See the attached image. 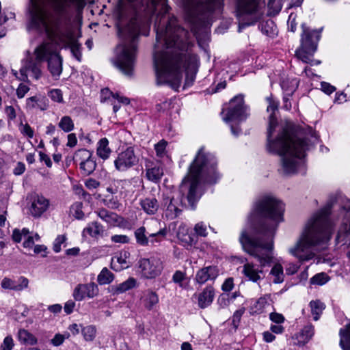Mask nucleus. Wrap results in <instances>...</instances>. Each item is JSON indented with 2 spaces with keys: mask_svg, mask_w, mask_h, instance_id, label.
<instances>
[{
  "mask_svg": "<svg viewBox=\"0 0 350 350\" xmlns=\"http://www.w3.org/2000/svg\"><path fill=\"white\" fill-rule=\"evenodd\" d=\"M137 244L141 246H149V233L144 226L137 228L134 232Z\"/></svg>",
  "mask_w": 350,
  "mask_h": 350,
  "instance_id": "31",
  "label": "nucleus"
},
{
  "mask_svg": "<svg viewBox=\"0 0 350 350\" xmlns=\"http://www.w3.org/2000/svg\"><path fill=\"white\" fill-rule=\"evenodd\" d=\"M178 238L183 242H185L189 245H192L196 242L194 237L189 234H182L180 231L178 232Z\"/></svg>",
  "mask_w": 350,
  "mask_h": 350,
  "instance_id": "55",
  "label": "nucleus"
},
{
  "mask_svg": "<svg viewBox=\"0 0 350 350\" xmlns=\"http://www.w3.org/2000/svg\"><path fill=\"white\" fill-rule=\"evenodd\" d=\"M57 125L65 133H70L75 129L74 121L69 116H62Z\"/></svg>",
  "mask_w": 350,
  "mask_h": 350,
  "instance_id": "36",
  "label": "nucleus"
},
{
  "mask_svg": "<svg viewBox=\"0 0 350 350\" xmlns=\"http://www.w3.org/2000/svg\"><path fill=\"white\" fill-rule=\"evenodd\" d=\"M317 49L307 48L299 46V47L295 51L296 58L302 62L304 64H310V66L319 65L321 62L315 60L313 58L314 53Z\"/></svg>",
  "mask_w": 350,
  "mask_h": 350,
  "instance_id": "23",
  "label": "nucleus"
},
{
  "mask_svg": "<svg viewBox=\"0 0 350 350\" xmlns=\"http://www.w3.org/2000/svg\"><path fill=\"white\" fill-rule=\"evenodd\" d=\"M223 2L224 0H183L185 19L194 25L207 13L221 9Z\"/></svg>",
  "mask_w": 350,
  "mask_h": 350,
  "instance_id": "8",
  "label": "nucleus"
},
{
  "mask_svg": "<svg viewBox=\"0 0 350 350\" xmlns=\"http://www.w3.org/2000/svg\"><path fill=\"white\" fill-rule=\"evenodd\" d=\"M29 88L23 84L21 83L19 84L17 90H16V95L18 98H23L25 94L29 92Z\"/></svg>",
  "mask_w": 350,
  "mask_h": 350,
  "instance_id": "56",
  "label": "nucleus"
},
{
  "mask_svg": "<svg viewBox=\"0 0 350 350\" xmlns=\"http://www.w3.org/2000/svg\"><path fill=\"white\" fill-rule=\"evenodd\" d=\"M120 42L116 49L113 64L126 75L133 71L137 52L139 23L135 16L127 18L120 10L116 24Z\"/></svg>",
  "mask_w": 350,
  "mask_h": 350,
  "instance_id": "5",
  "label": "nucleus"
},
{
  "mask_svg": "<svg viewBox=\"0 0 350 350\" xmlns=\"http://www.w3.org/2000/svg\"><path fill=\"white\" fill-rule=\"evenodd\" d=\"M166 234L167 230L165 228L160 229L157 232L149 233V245L159 243L165 239Z\"/></svg>",
  "mask_w": 350,
  "mask_h": 350,
  "instance_id": "39",
  "label": "nucleus"
},
{
  "mask_svg": "<svg viewBox=\"0 0 350 350\" xmlns=\"http://www.w3.org/2000/svg\"><path fill=\"white\" fill-rule=\"evenodd\" d=\"M66 237L64 234L58 235L53 244V250L55 253H58L62 250V245L65 243Z\"/></svg>",
  "mask_w": 350,
  "mask_h": 350,
  "instance_id": "50",
  "label": "nucleus"
},
{
  "mask_svg": "<svg viewBox=\"0 0 350 350\" xmlns=\"http://www.w3.org/2000/svg\"><path fill=\"white\" fill-rule=\"evenodd\" d=\"M332 206V204L328 203L312 215L296 246L289 250V252L300 261L312 258L313 254L309 250L310 247L330 239L332 227L329 216Z\"/></svg>",
  "mask_w": 350,
  "mask_h": 350,
  "instance_id": "6",
  "label": "nucleus"
},
{
  "mask_svg": "<svg viewBox=\"0 0 350 350\" xmlns=\"http://www.w3.org/2000/svg\"><path fill=\"white\" fill-rule=\"evenodd\" d=\"M276 27L273 21L269 20L261 24L262 32L269 36L275 34Z\"/></svg>",
  "mask_w": 350,
  "mask_h": 350,
  "instance_id": "44",
  "label": "nucleus"
},
{
  "mask_svg": "<svg viewBox=\"0 0 350 350\" xmlns=\"http://www.w3.org/2000/svg\"><path fill=\"white\" fill-rule=\"evenodd\" d=\"M33 252L35 254H42V257L47 256V247L44 245H36L33 247Z\"/></svg>",
  "mask_w": 350,
  "mask_h": 350,
  "instance_id": "59",
  "label": "nucleus"
},
{
  "mask_svg": "<svg viewBox=\"0 0 350 350\" xmlns=\"http://www.w3.org/2000/svg\"><path fill=\"white\" fill-rule=\"evenodd\" d=\"M104 226L98 221L89 223L83 230L82 236L83 237H90L96 239L103 237L105 234Z\"/></svg>",
  "mask_w": 350,
  "mask_h": 350,
  "instance_id": "25",
  "label": "nucleus"
},
{
  "mask_svg": "<svg viewBox=\"0 0 350 350\" xmlns=\"http://www.w3.org/2000/svg\"><path fill=\"white\" fill-rule=\"evenodd\" d=\"M219 275V270L215 266L202 268L196 273L195 280L199 284H204L208 280H215Z\"/></svg>",
  "mask_w": 350,
  "mask_h": 350,
  "instance_id": "24",
  "label": "nucleus"
},
{
  "mask_svg": "<svg viewBox=\"0 0 350 350\" xmlns=\"http://www.w3.org/2000/svg\"><path fill=\"white\" fill-rule=\"evenodd\" d=\"M111 153V150L109 146V140L106 137L100 139L97 144V155L102 159L106 160L109 157Z\"/></svg>",
  "mask_w": 350,
  "mask_h": 350,
  "instance_id": "29",
  "label": "nucleus"
},
{
  "mask_svg": "<svg viewBox=\"0 0 350 350\" xmlns=\"http://www.w3.org/2000/svg\"><path fill=\"white\" fill-rule=\"evenodd\" d=\"M98 287L94 282L79 284L74 289L72 297L76 301H82L85 297L93 298L98 294Z\"/></svg>",
  "mask_w": 350,
  "mask_h": 350,
  "instance_id": "17",
  "label": "nucleus"
},
{
  "mask_svg": "<svg viewBox=\"0 0 350 350\" xmlns=\"http://www.w3.org/2000/svg\"><path fill=\"white\" fill-rule=\"evenodd\" d=\"M314 334V327L312 325H306L298 334H297L293 339L294 345L303 346L307 343L313 336Z\"/></svg>",
  "mask_w": 350,
  "mask_h": 350,
  "instance_id": "26",
  "label": "nucleus"
},
{
  "mask_svg": "<svg viewBox=\"0 0 350 350\" xmlns=\"http://www.w3.org/2000/svg\"><path fill=\"white\" fill-rule=\"evenodd\" d=\"M311 313L314 321L319 320L320 315L325 309V304L319 300L311 301L310 302Z\"/></svg>",
  "mask_w": 350,
  "mask_h": 350,
  "instance_id": "37",
  "label": "nucleus"
},
{
  "mask_svg": "<svg viewBox=\"0 0 350 350\" xmlns=\"http://www.w3.org/2000/svg\"><path fill=\"white\" fill-rule=\"evenodd\" d=\"M248 116V108L245 105L243 96L237 95L230 100L224 120L226 122H241L245 120Z\"/></svg>",
  "mask_w": 350,
  "mask_h": 350,
  "instance_id": "11",
  "label": "nucleus"
},
{
  "mask_svg": "<svg viewBox=\"0 0 350 350\" xmlns=\"http://www.w3.org/2000/svg\"><path fill=\"white\" fill-rule=\"evenodd\" d=\"M270 273L274 277V283H281L284 281L283 267L280 264H275L271 269Z\"/></svg>",
  "mask_w": 350,
  "mask_h": 350,
  "instance_id": "40",
  "label": "nucleus"
},
{
  "mask_svg": "<svg viewBox=\"0 0 350 350\" xmlns=\"http://www.w3.org/2000/svg\"><path fill=\"white\" fill-rule=\"evenodd\" d=\"M79 0H52L54 14L49 16L42 10H36L31 15L32 24L59 40L66 37V30L70 22L68 9Z\"/></svg>",
  "mask_w": 350,
  "mask_h": 350,
  "instance_id": "7",
  "label": "nucleus"
},
{
  "mask_svg": "<svg viewBox=\"0 0 350 350\" xmlns=\"http://www.w3.org/2000/svg\"><path fill=\"white\" fill-rule=\"evenodd\" d=\"M21 133L29 138H33L34 135L33 129L27 123L23 124L21 121L18 125Z\"/></svg>",
  "mask_w": 350,
  "mask_h": 350,
  "instance_id": "46",
  "label": "nucleus"
},
{
  "mask_svg": "<svg viewBox=\"0 0 350 350\" xmlns=\"http://www.w3.org/2000/svg\"><path fill=\"white\" fill-rule=\"evenodd\" d=\"M137 280L133 278H129L126 281L113 286L114 293L116 294L123 293L136 286Z\"/></svg>",
  "mask_w": 350,
  "mask_h": 350,
  "instance_id": "32",
  "label": "nucleus"
},
{
  "mask_svg": "<svg viewBox=\"0 0 350 350\" xmlns=\"http://www.w3.org/2000/svg\"><path fill=\"white\" fill-rule=\"evenodd\" d=\"M130 238L125 234H115L111 237V241L114 243L126 244L130 242Z\"/></svg>",
  "mask_w": 350,
  "mask_h": 350,
  "instance_id": "51",
  "label": "nucleus"
},
{
  "mask_svg": "<svg viewBox=\"0 0 350 350\" xmlns=\"http://www.w3.org/2000/svg\"><path fill=\"white\" fill-rule=\"evenodd\" d=\"M167 146V142L164 139L160 140L157 144L154 145V150L157 157L163 158L166 155Z\"/></svg>",
  "mask_w": 350,
  "mask_h": 350,
  "instance_id": "45",
  "label": "nucleus"
},
{
  "mask_svg": "<svg viewBox=\"0 0 350 350\" xmlns=\"http://www.w3.org/2000/svg\"><path fill=\"white\" fill-rule=\"evenodd\" d=\"M26 106L30 109L38 108L42 111H44L47 109L49 105L45 97L31 96L27 98Z\"/></svg>",
  "mask_w": 350,
  "mask_h": 350,
  "instance_id": "28",
  "label": "nucleus"
},
{
  "mask_svg": "<svg viewBox=\"0 0 350 350\" xmlns=\"http://www.w3.org/2000/svg\"><path fill=\"white\" fill-rule=\"evenodd\" d=\"M268 103L267 111L270 113L267 129V150L268 152L282 157V169L285 174L289 175L297 172L301 164L304 152L308 149V144L304 139L297 137L288 127H284L275 139L271 137L275 131L278 122L275 112L278 111L279 103L273 99L272 94L266 98Z\"/></svg>",
  "mask_w": 350,
  "mask_h": 350,
  "instance_id": "4",
  "label": "nucleus"
},
{
  "mask_svg": "<svg viewBox=\"0 0 350 350\" xmlns=\"http://www.w3.org/2000/svg\"><path fill=\"white\" fill-rule=\"evenodd\" d=\"M284 205L279 200L263 196L254 204L246 227L239 236L243 250L259 262H246L242 273L248 280L258 282L263 278L262 268L273 258V237L280 222L283 221Z\"/></svg>",
  "mask_w": 350,
  "mask_h": 350,
  "instance_id": "2",
  "label": "nucleus"
},
{
  "mask_svg": "<svg viewBox=\"0 0 350 350\" xmlns=\"http://www.w3.org/2000/svg\"><path fill=\"white\" fill-rule=\"evenodd\" d=\"M114 279L113 274L107 268H103L98 274L97 281L100 285L111 283Z\"/></svg>",
  "mask_w": 350,
  "mask_h": 350,
  "instance_id": "38",
  "label": "nucleus"
},
{
  "mask_svg": "<svg viewBox=\"0 0 350 350\" xmlns=\"http://www.w3.org/2000/svg\"><path fill=\"white\" fill-rule=\"evenodd\" d=\"M302 33L301 35L300 46L307 48L317 49V43L321 37V31L311 29L305 24L301 25Z\"/></svg>",
  "mask_w": 350,
  "mask_h": 350,
  "instance_id": "18",
  "label": "nucleus"
},
{
  "mask_svg": "<svg viewBox=\"0 0 350 350\" xmlns=\"http://www.w3.org/2000/svg\"><path fill=\"white\" fill-rule=\"evenodd\" d=\"M5 113L8 120H14L16 117V111L12 106H6L5 108Z\"/></svg>",
  "mask_w": 350,
  "mask_h": 350,
  "instance_id": "61",
  "label": "nucleus"
},
{
  "mask_svg": "<svg viewBox=\"0 0 350 350\" xmlns=\"http://www.w3.org/2000/svg\"><path fill=\"white\" fill-rule=\"evenodd\" d=\"M127 257L128 253L124 252V253H120L118 256L113 258L111 260V268L115 269L113 267L115 262L119 263L122 267H126L128 266L126 262Z\"/></svg>",
  "mask_w": 350,
  "mask_h": 350,
  "instance_id": "47",
  "label": "nucleus"
},
{
  "mask_svg": "<svg viewBox=\"0 0 350 350\" xmlns=\"http://www.w3.org/2000/svg\"><path fill=\"white\" fill-rule=\"evenodd\" d=\"M142 6L154 12L157 5H161L162 13L157 15L154 28L157 33L155 49L159 44L165 51L154 53V68L158 85L168 84L173 88H179L183 72L195 71L198 57L192 52L193 44L189 31L177 25L176 18L167 14L169 7L165 0H137Z\"/></svg>",
  "mask_w": 350,
  "mask_h": 350,
  "instance_id": "1",
  "label": "nucleus"
},
{
  "mask_svg": "<svg viewBox=\"0 0 350 350\" xmlns=\"http://www.w3.org/2000/svg\"><path fill=\"white\" fill-rule=\"evenodd\" d=\"M29 280L27 278L20 276L17 278H4L1 282V286L4 289L21 291L28 287Z\"/></svg>",
  "mask_w": 350,
  "mask_h": 350,
  "instance_id": "21",
  "label": "nucleus"
},
{
  "mask_svg": "<svg viewBox=\"0 0 350 350\" xmlns=\"http://www.w3.org/2000/svg\"><path fill=\"white\" fill-rule=\"evenodd\" d=\"M139 159L133 147H127L118 154L114 160L115 168L119 172H126L138 163Z\"/></svg>",
  "mask_w": 350,
  "mask_h": 350,
  "instance_id": "14",
  "label": "nucleus"
},
{
  "mask_svg": "<svg viewBox=\"0 0 350 350\" xmlns=\"http://www.w3.org/2000/svg\"><path fill=\"white\" fill-rule=\"evenodd\" d=\"M98 217L106 222L109 227H119L122 228H131L129 222L117 213L100 208L95 212Z\"/></svg>",
  "mask_w": 350,
  "mask_h": 350,
  "instance_id": "15",
  "label": "nucleus"
},
{
  "mask_svg": "<svg viewBox=\"0 0 350 350\" xmlns=\"http://www.w3.org/2000/svg\"><path fill=\"white\" fill-rule=\"evenodd\" d=\"M100 185L99 181L92 178H89L85 181V186L90 190L97 189Z\"/></svg>",
  "mask_w": 350,
  "mask_h": 350,
  "instance_id": "54",
  "label": "nucleus"
},
{
  "mask_svg": "<svg viewBox=\"0 0 350 350\" xmlns=\"http://www.w3.org/2000/svg\"><path fill=\"white\" fill-rule=\"evenodd\" d=\"M215 297V290L211 285H208L204 288L201 292L195 293L192 296V299H196L198 308L205 309L209 307Z\"/></svg>",
  "mask_w": 350,
  "mask_h": 350,
  "instance_id": "19",
  "label": "nucleus"
},
{
  "mask_svg": "<svg viewBox=\"0 0 350 350\" xmlns=\"http://www.w3.org/2000/svg\"><path fill=\"white\" fill-rule=\"evenodd\" d=\"M139 204L144 211L148 215H154L159 207L157 200L153 197L142 199Z\"/></svg>",
  "mask_w": 350,
  "mask_h": 350,
  "instance_id": "27",
  "label": "nucleus"
},
{
  "mask_svg": "<svg viewBox=\"0 0 350 350\" xmlns=\"http://www.w3.org/2000/svg\"><path fill=\"white\" fill-rule=\"evenodd\" d=\"M49 96L51 99L57 103H62L63 102V94L62 92L59 89H53L49 91L48 94Z\"/></svg>",
  "mask_w": 350,
  "mask_h": 350,
  "instance_id": "49",
  "label": "nucleus"
},
{
  "mask_svg": "<svg viewBox=\"0 0 350 350\" xmlns=\"http://www.w3.org/2000/svg\"><path fill=\"white\" fill-rule=\"evenodd\" d=\"M261 0H237L236 16L239 20V31L252 25L258 20L257 14Z\"/></svg>",
  "mask_w": 350,
  "mask_h": 350,
  "instance_id": "10",
  "label": "nucleus"
},
{
  "mask_svg": "<svg viewBox=\"0 0 350 350\" xmlns=\"http://www.w3.org/2000/svg\"><path fill=\"white\" fill-rule=\"evenodd\" d=\"M280 85L284 94L291 96L297 89L298 82L296 79H284L281 81Z\"/></svg>",
  "mask_w": 350,
  "mask_h": 350,
  "instance_id": "34",
  "label": "nucleus"
},
{
  "mask_svg": "<svg viewBox=\"0 0 350 350\" xmlns=\"http://www.w3.org/2000/svg\"><path fill=\"white\" fill-rule=\"evenodd\" d=\"M139 267L144 278L153 279L161 273L163 269V263L160 258L151 256L149 258L139 260Z\"/></svg>",
  "mask_w": 350,
  "mask_h": 350,
  "instance_id": "13",
  "label": "nucleus"
},
{
  "mask_svg": "<svg viewBox=\"0 0 350 350\" xmlns=\"http://www.w3.org/2000/svg\"><path fill=\"white\" fill-rule=\"evenodd\" d=\"M18 338L21 343L34 345L37 344V338L25 329H21L18 332Z\"/></svg>",
  "mask_w": 350,
  "mask_h": 350,
  "instance_id": "33",
  "label": "nucleus"
},
{
  "mask_svg": "<svg viewBox=\"0 0 350 350\" xmlns=\"http://www.w3.org/2000/svg\"><path fill=\"white\" fill-rule=\"evenodd\" d=\"M269 319L274 323L277 324H281L284 323L285 318L280 313L277 312H271L269 314Z\"/></svg>",
  "mask_w": 350,
  "mask_h": 350,
  "instance_id": "57",
  "label": "nucleus"
},
{
  "mask_svg": "<svg viewBox=\"0 0 350 350\" xmlns=\"http://www.w3.org/2000/svg\"><path fill=\"white\" fill-rule=\"evenodd\" d=\"M234 287V280L232 278H227L221 286V289L223 291L229 292Z\"/></svg>",
  "mask_w": 350,
  "mask_h": 350,
  "instance_id": "58",
  "label": "nucleus"
},
{
  "mask_svg": "<svg viewBox=\"0 0 350 350\" xmlns=\"http://www.w3.org/2000/svg\"><path fill=\"white\" fill-rule=\"evenodd\" d=\"M14 345L12 337L8 336L4 338L3 343L1 345L0 350H12Z\"/></svg>",
  "mask_w": 350,
  "mask_h": 350,
  "instance_id": "52",
  "label": "nucleus"
},
{
  "mask_svg": "<svg viewBox=\"0 0 350 350\" xmlns=\"http://www.w3.org/2000/svg\"><path fill=\"white\" fill-rule=\"evenodd\" d=\"M75 307V302L72 300H68L64 304V312L67 314H70L73 312Z\"/></svg>",
  "mask_w": 350,
  "mask_h": 350,
  "instance_id": "63",
  "label": "nucleus"
},
{
  "mask_svg": "<svg viewBox=\"0 0 350 350\" xmlns=\"http://www.w3.org/2000/svg\"><path fill=\"white\" fill-rule=\"evenodd\" d=\"M329 280V278L327 274L324 272H321L314 275L312 278H311L310 282L311 284L321 286L327 283Z\"/></svg>",
  "mask_w": 350,
  "mask_h": 350,
  "instance_id": "42",
  "label": "nucleus"
},
{
  "mask_svg": "<svg viewBox=\"0 0 350 350\" xmlns=\"http://www.w3.org/2000/svg\"><path fill=\"white\" fill-rule=\"evenodd\" d=\"M43 61H38L36 57L35 59L31 58L28 60L25 66L20 69V73L21 77L20 78L22 81H26L27 79V72H31L32 77L38 79L41 77V64Z\"/></svg>",
  "mask_w": 350,
  "mask_h": 350,
  "instance_id": "20",
  "label": "nucleus"
},
{
  "mask_svg": "<svg viewBox=\"0 0 350 350\" xmlns=\"http://www.w3.org/2000/svg\"><path fill=\"white\" fill-rule=\"evenodd\" d=\"M68 142L66 146L70 148H73L77 144V138L75 133H69L67 136Z\"/></svg>",
  "mask_w": 350,
  "mask_h": 350,
  "instance_id": "62",
  "label": "nucleus"
},
{
  "mask_svg": "<svg viewBox=\"0 0 350 350\" xmlns=\"http://www.w3.org/2000/svg\"><path fill=\"white\" fill-rule=\"evenodd\" d=\"M269 14L275 16L278 14L282 9V3L280 0H269L267 3Z\"/></svg>",
  "mask_w": 350,
  "mask_h": 350,
  "instance_id": "43",
  "label": "nucleus"
},
{
  "mask_svg": "<svg viewBox=\"0 0 350 350\" xmlns=\"http://www.w3.org/2000/svg\"><path fill=\"white\" fill-rule=\"evenodd\" d=\"M340 346L342 350H350V324L346 329H340Z\"/></svg>",
  "mask_w": 350,
  "mask_h": 350,
  "instance_id": "35",
  "label": "nucleus"
},
{
  "mask_svg": "<svg viewBox=\"0 0 350 350\" xmlns=\"http://www.w3.org/2000/svg\"><path fill=\"white\" fill-rule=\"evenodd\" d=\"M217 161L214 154L205 151L201 147L191 163L187 175L183 180L180 186L179 193L176 197H166L163 199V204L166 207L167 216L176 217L181 212L183 206V196L186 195L187 200L191 206H193L200 198L198 191L200 182L204 181L215 183L219 178L217 172Z\"/></svg>",
  "mask_w": 350,
  "mask_h": 350,
  "instance_id": "3",
  "label": "nucleus"
},
{
  "mask_svg": "<svg viewBox=\"0 0 350 350\" xmlns=\"http://www.w3.org/2000/svg\"><path fill=\"white\" fill-rule=\"evenodd\" d=\"M73 161L79 166L81 175L87 176L92 174L96 167V159L91 151L82 148L77 150Z\"/></svg>",
  "mask_w": 350,
  "mask_h": 350,
  "instance_id": "12",
  "label": "nucleus"
},
{
  "mask_svg": "<svg viewBox=\"0 0 350 350\" xmlns=\"http://www.w3.org/2000/svg\"><path fill=\"white\" fill-rule=\"evenodd\" d=\"M185 279H186V274L180 270L176 271L175 273H174V275H172V281L176 284H178V286L181 288H184L183 282Z\"/></svg>",
  "mask_w": 350,
  "mask_h": 350,
  "instance_id": "48",
  "label": "nucleus"
},
{
  "mask_svg": "<svg viewBox=\"0 0 350 350\" xmlns=\"http://www.w3.org/2000/svg\"><path fill=\"white\" fill-rule=\"evenodd\" d=\"M321 89L327 94H330L336 90L335 87L326 82L321 83Z\"/></svg>",
  "mask_w": 350,
  "mask_h": 350,
  "instance_id": "64",
  "label": "nucleus"
},
{
  "mask_svg": "<svg viewBox=\"0 0 350 350\" xmlns=\"http://www.w3.org/2000/svg\"><path fill=\"white\" fill-rule=\"evenodd\" d=\"M143 301L144 307L151 310L159 303V296L156 292L148 290L144 293Z\"/></svg>",
  "mask_w": 350,
  "mask_h": 350,
  "instance_id": "30",
  "label": "nucleus"
},
{
  "mask_svg": "<svg viewBox=\"0 0 350 350\" xmlns=\"http://www.w3.org/2000/svg\"><path fill=\"white\" fill-rule=\"evenodd\" d=\"M81 334L85 341H92L96 337V329L94 325L83 327Z\"/></svg>",
  "mask_w": 350,
  "mask_h": 350,
  "instance_id": "41",
  "label": "nucleus"
},
{
  "mask_svg": "<svg viewBox=\"0 0 350 350\" xmlns=\"http://www.w3.org/2000/svg\"><path fill=\"white\" fill-rule=\"evenodd\" d=\"M34 54L38 61H47L51 76L55 80L59 79L63 70V59L57 52V46L53 42H44L36 49Z\"/></svg>",
  "mask_w": 350,
  "mask_h": 350,
  "instance_id": "9",
  "label": "nucleus"
},
{
  "mask_svg": "<svg viewBox=\"0 0 350 350\" xmlns=\"http://www.w3.org/2000/svg\"><path fill=\"white\" fill-rule=\"evenodd\" d=\"M50 206V200L42 195L35 193L31 196L29 213L35 218L40 217L44 213L48 211Z\"/></svg>",
  "mask_w": 350,
  "mask_h": 350,
  "instance_id": "16",
  "label": "nucleus"
},
{
  "mask_svg": "<svg viewBox=\"0 0 350 350\" xmlns=\"http://www.w3.org/2000/svg\"><path fill=\"white\" fill-rule=\"evenodd\" d=\"M64 342V337L61 334H56L51 339V343L55 347H59Z\"/></svg>",
  "mask_w": 350,
  "mask_h": 350,
  "instance_id": "60",
  "label": "nucleus"
},
{
  "mask_svg": "<svg viewBox=\"0 0 350 350\" xmlns=\"http://www.w3.org/2000/svg\"><path fill=\"white\" fill-rule=\"evenodd\" d=\"M146 177L152 183H158L163 176V169L159 164L154 163L150 160L145 162Z\"/></svg>",
  "mask_w": 350,
  "mask_h": 350,
  "instance_id": "22",
  "label": "nucleus"
},
{
  "mask_svg": "<svg viewBox=\"0 0 350 350\" xmlns=\"http://www.w3.org/2000/svg\"><path fill=\"white\" fill-rule=\"evenodd\" d=\"M195 232L198 236L206 237L207 235V230L206 225L202 222H198L194 227Z\"/></svg>",
  "mask_w": 350,
  "mask_h": 350,
  "instance_id": "53",
  "label": "nucleus"
}]
</instances>
